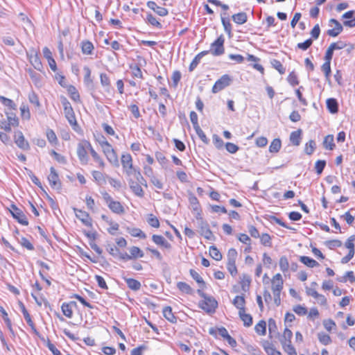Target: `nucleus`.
<instances>
[{
    "mask_svg": "<svg viewBox=\"0 0 355 355\" xmlns=\"http://www.w3.org/2000/svg\"><path fill=\"white\" fill-rule=\"evenodd\" d=\"M91 144L87 141H84L79 143L77 148V155L80 161L83 164H87L88 162V156L87 150H90Z\"/></svg>",
    "mask_w": 355,
    "mask_h": 355,
    "instance_id": "nucleus-1",
    "label": "nucleus"
},
{
    "mask_svg": "<svg viewBox=\"0 0 355 355\" xmlns=\"http://www.w3.org/2000/svg\"><path fill=\"white\" fill-rule=\"evenodd\" d=\"M62 105L64 108V115L68 120L69 123L71 125H75L77 124L75 114L73 110L71 107V103L66 98L62 99Z\"/></svg>",
    "mask_w": 355,
    "mask_h": 355,
    "instance_id": "nucleus-2",
    "label": "nucleus"
},
{
    "mask_svg": "<svg viewBox=\"0 0 355 355\" xmlns=\"http://www.w3.org/2000/svg\"><path fill=\"white\" fill-rule=\"evenodd\" d=\"M224 42L225 39L220 35L211 45L210 52L214 56H218L224 53Z\"/></svg>",
    "mask_w": 355,
    "mask_h": 355,
    "instance_id": "nucleus-3",
    "label": "nucleus"
},
{
    "mask_svg": "<svg viewBox=\"0 0 355 355\" xmlns=\"http://www.w3.org/2000/svg\"><path fill=\"white\" fill-rule=\"evenodd\" d=\"M217 306V301L212 297L208 296L200 302V307L207 313H214Z\"/></svg>",
    "mask_w": 355,
    "mask_h": 355,
    "instance_id": "nucleus-4",
    "label": "nucleus"
},
{
    "mask_svg": "<svg viewBox=\"0 0 355 355\" xmlns=\"http://www.w3.org/2000/svg\"><path fill=\"white\" fill-rule=\"evenodd\" d=\"M232 79L229 75L225 74L220 77L214 85L212 92L216 94L221 91L231 83Z\"/></svg>",
    "mask_w": 355,
    "mask_h": 355,
    "instance_id": "nucleus-5",
    "label": "nucleus"
},
{
    "mask_svg": "<svg viewBox=\"0 0 355 355\" xmlns=\"http://www.w3.org/2000/svg\"><path fill=\"white\" fill-rule=\"evenodd\" d=\"M121 162L125 173L130 176L132 174V170L135 168L132 164V158L130 154L125 153L121 155Z\"/></svg>",
    "mask_w": 355,
    "mask_h": 355,
    "instance_id": "nucleus-6",
    "label": "nucleus"
},
{
    "mask_svg": "<svg viewBox=\"0 0 355 355\" xmlns=\"http://www.w3.org/2000/svg\"><path fill=\"white\" fill-rule=\"evenodd\" d=\"M10 213H11L12 216H13V218L17 219V221L20 224H21L23 225H28V222L26 218V216H25V214L23 213V211L21 209H19L18 207H17L16 205H11Z\"/></svg>",
    "mask_w": 355,
    "mask_h": 355,
    "instance_id": "nucleus-7",
    "label": "nucleus"
},
{
    "mask_svg": "<svg viewBox=\"0 0 355 355\" xmlns=\"http://www.w3.org/2000/svg\"><path fill=\"white\" fill-rule=\"evenodd\" d=\"M14 140L16 145L24 150L30 149L28 142L25 139L23 133L21 131H17L15 133Z\"/></svg>",
    "mask_w": 355,
    "mask_h": 355,
    "instance_id": "nucleus-8",
    "label": "nucleus"
},
{
    "mask_svg": "<svg viewBox=\"0 0 355 355\" xmlns=\"http://www.w3.org/2000/svg\"><path fill=\"white\" fill-rule=\"evenodd\" d=\"M73 211L75 212L76 216L86 226L92 227V220L89 214L81 209H78L76 208H73Z\"/></svg>",
    "mask_w": 355,
    "mask_h": 355,
    "instance_id": "nucleus-9",
    "label": "nucleus"
},
{
    "mask_svg": "<svg viewBox=\"0 0 355 355\" xmlns=\"http://www.w3.org/2000/svg\"><path fill=\"white\" fill-rule=\"evenodd\" d=\"M198 227L200 234L207 240H211L214 237L213 233L209 229L208 223L205 220L198 222Z\"/></svg>",
    "mask_w": 355,
    "mask_h": 355,
    "instance_id": "nucleus-10",
    "label": "nucleus"
},
{
    "mask_svg": "<svg viewBox=\"0 0 355 355\" xmlns=\"http://www.w3.org/2000/svg\"><path fill=\"white\" fill-rule=\"evenodd\" d=\"M48 180L51 187L55 189H60L61 182L60 181L58 175L53 167L50 168V174L48 176Z\"/></svg>",
    "mask_w": 355,
    "mask_h": 355,
    "instance_id": "nucleus-11",
    "label": "nucleus"
},
{
    "mask_svg": "<svg viewBox=\"0 0 355 355\" xmlns=\"http://www.w3.org/2000/svg\"><path fill=\"white\" fill-rule=\"evenodd\" d=\"M293 336L292 331L288 329L285 328L283 335L280 338V343L282 345L283 349H286L287 347H293L291 345V338Z\"/></svg>",
    "mask_w": 355,
    "mask_h": 355,
    "instance_id": "nucleus-12",
    "label": "nucleus"
},
{
    "mask_svg": "<svg viewBox=\"0 0 355 355\" xmlns=\"http://www.w3.org/2000/svg\"><path fill=\"white\" fill-rule=\"evenodd\" d=\"M283 288V279L282 275L276 274L272 279V290L274 293H281Z\"/></svg>",
    "mask_w": 355,
    "mask_h": 355,
    "instance_id": "nucleus-13",
    "label": "nucleus"
},
{
    "mask_svg": "<svg viewBox=\"0 0 355 355\" xmlns=\"http://www.w3.org/2000/svg\"><path fill=\"white\" fill-rule=\"evenodd\" d=\"M329 23L334 24L335 26L334 28L328 30L327 34L331 37L338 36L343 30L342 25L335 19H331Z\"/></svg>",
    "mask_w": 355,
    "mask_h": 355,
    "instance_id": "nucleus-14",
    "label": "nucleus"
},
{
    "mask_svg": "<svg viewBox=\"0 0 355 355\" xmlns=\"http://www.w3.org/2000/svg\"><path fill=\"white\" fill-rule=\"evenodd\" d=\"M77 304L74 301H71L69 303L64 302L61 306V309L63 314L68 318H71L73 315V307H76Z\"/></svg>",
    "mask_w": 355,
    "mask_h": 355,
    "instance_id": "nucleus-15",
    "label": "nucleus"
},
{
    "mask_svg": "<svg viewBox=\"0 0 355 355\" xmlns=\"http://www.w3.org/2000/svg\"><path fill=\"white\" fill-rule=\"evenodd\" d=\"M128 182L130 189L137 196L142 198L144 196V191L139 183L132 179H130Z\"/></svg>",
    "mask_w": 355,
    "mask_h": 355,
    "instance_id": "nucleus-16",
    "label": "nucleus"
},
{
    "mask_svg": "<svg viewBox=\"0 0 355 355\" xmlns=\"http://www.w3.org/2000/svg\"><path fill=\"white\" fill-rule=\"evenodd\" d=\"M147 6L150 9L154 10L159 16L164 17L168 13L166 8L158 6L154 1H148L147 3Z\"/></svg>",
    "mask_w": 355,
    "mask_h": 355,
    "instance_id": "nucleus-17",
    "label": "nucleus"
},
{
    "mask_svg": "<svg viewBox=\"0 0 355 355\" xmlns=\"http://www.w3.org/2000/svg\"><path fill=\"white\" fill-rule=\"evenodd\" d=\"M153 241L157 245L162 246L166 249H170L171 248V245L168 243L166 239L161 236L153 234L152 236Z\"/></svg>",
    "mask_w": 355,
    "mask_h": 355,
    "instance_id": "nucleus-18",
    "label": "nucleus"
},
{
    "mask_svg": "<svg viewBox=\"0 0 355 355\" xmlns=\"http://www.w3.org/2000/svg\"><path fill=\"white\" fill-rule=\"evenodd\" d=\"M124 281L126 282L128 287L134 291H137L141 288V283L137 279L132 278L123 277Z\"/></svg>",
    "mask_w": 355,
    "mask_h": 355,
    "instance_id": "nucleus-19",
    "label": "nucleus"
},
{
    "mask_svg": "<svg viewBox=\"0 0 355 355\" xmlns=\"http://www.w3.org/2000/svg\"><path fill=\"white\" fill-rule=\"evenodd\" d=\"M239 315L244 326L248 327L252 324V317L250 314L246 313L245 310L239 311Z\"/></svg>",
    "mask_w": 355,
    "mask_h": 355,
    "instance_id": "nucleus-20",
    "label": "nucleus"
},
{
    "mask_svg": "<svg viewBox=\"0 0 355 355\" xmlns=\"http://www.w3.org/2000/svg\"><path fill=\"white\" fill-rule=\"evenodd\" d=\"M209 52V51H204L196 55L189 65V71H193L195 68L198 66V64L200 63L201 58L205 55L208 54Z\"/></svg>",
    "mask_w": 355,
    "mask_h": 355,
    "instance_id": "nucleus-21",
    "label": "nucleus"
},
{
    "mask_svg": "<svg viewBox=\"0 0 355 355\" xmlns=\"http://www.w3.org/2000/svg\"><path fill=\"white\" fill-rule=\"evenodd\" d=\"M232 20L237 24H243L248 21V15L244 12L234 14L232 16Z\"/></svg>",
    "mask_w": 355,
    "mask_h": 355,
    "instance_id": "nucleus-22",
    "label": "nucleus"
},
{
    "mask_svg": "<svg viewBox=\"0 0 355 355\" xmlns=\"http://www.w3.org/2000/svg\"><path fill=\"white\" fill-rule=\"evenodd\" d=\"M126 231L132 236L139 237V238H141V239H146V234L144 232H143L142 230H140L139 228L127 227H126Z\"/></svg>",
    "mask_w": 355,
    "mask_h": 355,
    "instance_id": "nucleus-23",
    "label": "nucleus"
},
{
    "mask_svg": "<svg viewBox=\"0 0 355 355\" xmlns=\"http://www.w3.org/2000/svg\"><path fill=\"white\" fill-rule=\"evenodd\" d=\"M164 317L172 323H175L177 321L176 317L173 315L171 306H166L163 309Z\"/></svg>",
    "mask_w": 355,
    "mask_h": 355,
    "instance_id": "nucleus-24",
    "label": "nucleus"
},
{
    "mask_svg": "<svg viewBox=\"0 0 355 355\" xmlns=\"http://www.w3.org/2000/svg\"><path fill=\"white\" fill-rule=\"evenodd\" d=\"M107 206L114 213L120 214L124 212V209L122 205L118 201L113 200L112 202H110V205Z\"/></svg>",
    "mask_w": 355,
    "mask_h": 355,
    "instance_id": "nucleus-25",
    "label": "nucleus"
},
{
    "mask_svg": "<svg viewBox=\"0 0 355 355\" xmlns=\"http://www.w3.org/2000/svg\"><path fill=\"white\" fill-rule=\"evenodd\" d=\"M300 261L309 268H314L319 266V263L315 260L309 257L301 256Z\"/></svg>",
    "mask_w": 355,
    "mask_h": 355,
    "instance_id": "nucleus-26",
    "label": "nucleus"
},
{
    "mask_svg": "<svg viewBox=\"0 0 355 355\" xmlns=\"http://www.w3.org/2000/svg\"><path fill=\"white\" fill-rule=\"evenodd\" d=\"M302 130L300 129L291 133L290 141L295 146H299L301 141Z\"/></svg>",
    "mask_w": 355,
    "mask_h": 355,
    "instance_id": "nucleus-27",
    "label": "nucleus"
},
{
    "mask_svg": "<svg viewBox=\"0 0 355 355\" xmlns=\"http://www.w3.org/2000/svg\"><path fill=\"white\" fill-rule=\"evenodd\" d=\"M327 107L331 113H337L338 110L337 101L335 98H328L327 100Z\"/></svg>",
    "mask_w": 355,
    "mask_h": 355,
    "instance_id": "nucleus-28",
    "label": "nucleus"
},
{
    "mask_svg": "<svg viewBox=\"0 0 355 355\" xmlns=\"http://www.w3.org/2000/svg\"><path fill=\"white\" fill-rule=\"evenodd\" d=\"M81 49L83 54L91 55L94 50V45L89 41H83L81 43Z\"/></svg>",
    "mask_w": 355,
    "mask_h": 355,
    "instance_id": "nucleus-29",
    "label": "nucleus"
},
{
    "mask_svg": "<svg viewBox=\"0 0 355 355\" xmlns=\"http://www.w3.org/2000/svg\"><path fill=\"white\" fill-rule=\"evenodd\" d=\"M131 175H132L135 178V181L136 182H138L141 185H143L145 187H147V182L145 180V179L143 178V176L141 175V174L139 170H137V168H135L132 170V174Z\"/></svg>",
    "mask_w": 355,
    "mask_h": 355,
    "instance_id": "nucleus-30",
    "label": "nucleus"
},
{
    "mask_svg": "<svg viewBox=\"0 0 355 355\" xmlns=\"http://www.w3.org/2000/svg\"><path fill=\"white\" fill-rule=\"evenodd\" d=\"M131 175H132L135 178V181L136 182H138L141 185H143L145 187H147V182L145 180V179L143 178V176L141 175V174L139 170H137V168H135L132 170V174Z\"/></svg>",
    "mask_w": 355,
    "mask_h": 355,
    "instance_id": "nucleus-31",
    "label": "nucleus"
},
{
    "mask_svg": "<svg viewBox=\"0 0 355 355\" xmlns=\"http://www.w3.org/2000/svg\"><path fill=\"white\" fill-rule=\"evenodd\" d=\"M233 304L239 309V311L245 310V300L243 296H236L233 300Z\"/></svg>",
    "mask_w": 355,
    "mask_h": 355,
    "instance_id": "nucleus-32",
    "label": "nucleus"
},
{
    "mask_svg": "<svg viewBox=\"0 0 355 355\" xmlns=\"http://www.w3.org/2000/svg\"><path fill=\"white\" fill-rule=\"evenodd\" d=\"M131 259L142 258L144 256L143 251L137 246H132L129 249Z\"/></svg>",
    "mask_w": 355,
    "mask_h": 355,
    "instance_id": "nucleus-33",
    "label": "nucleus"
},
{
    "mask_svg": "<svg viewBox=\"0 0 355 355\" xmlns=\"http://www.w3.org/2000/svg\"><path fill=\"white\" fill-rule=\"evenodd\" d=\"M323 146L326 149H334L335 147V144L334 143V136L332 135H329L324 137L323 141Z\"/></svg>",
    "mask_w": 355,
    "mask_h": 355,
    "instance_id": "nucleus-34",
    "label": "nucleus"
},
{
    "mask_svg": "<svg viewBox=\"0 0 355 355\" xmlns=\"http://www.w3.org/2000/svg\"><path fill=\"white\" fill-rule=\"evenodd\" d=\"M223 15H227V13L224 12V13L221 14L222 24L224 27L225 31L227 34L230 35L232 33V24L230 21V19L228 18H225V17H223Z\"/></svg>",
    "mask_w": 355,
    "mask_h": 355,
    "instance_id": "nucleus-35",
    "label": "nucleus"
},
{
    "mask_svg": "<svg viewBox=\"0 0 355 355\" xmlns=\"http://www.w3.org/2000/svg\"><path fill=\"white\" fill-rule=\"evenodd\" d=\"M19 306L21 308V312H22V313L24 315V319L26 320V322L28 323V324L29 326H31V327H34V323L32 321L31 315L28 313V312L27 311L24 304L22 302H19Z\"/></svg>",
    "mask_w": 355,
    "mask_h": 355,
    "instance_id": "nucleus-36",
    "label": "nucleus"
},
{
    "mask_svg": "<svg viewBox=\"0 0 355 355\" xmlns=\"http://www.w3.org/2000/svg\"><path fill=\"white\" fill-rule=\"evenodd\" d=\"M255 331L261 336H263L266 333V323L263 320L259 321L254 327Z\"/></svg>",
    "mask_w": 355,
    "mask_h": 355,
    "instance_id": "nucleus-37",
    "label": "nucleus"
},
{
    "mask_svg": "<svg viewBox=\"0 0 355 355\" xmlns=\"http://www.w3.org/2000/svg\"><path fill=\"white\" fill-rule=\"evenodd\" d=\"M190 275L193 279L196 281V282L200 285V287L204 288L205 287V283L203 281L201 276L194 270H190Z\"/></svg>",
    "mask_w": 355,
    "mask_h": 355,
    "instance_id": "nucleus-38",
    "label": "nucleus"
},
{
    "mask_svg": "<svg viewBox=\"0 0 355 355\" xmlns=\"http://www.w3.org/2000/svg\"><path fill=\"white\" fill-rule=\"evenodd\" d=\"M282 142L279 139H274L269 146L270 153H277L280 150Z\"/></svg>",
    "mask_w": 355,
    "mask_h": 355,
    "instance_id": "nucleus-39",
    "label": "nucleus"
},
{
    "mask_svg": "<svg viewBox=\"0 0 355 355\" xmlns=\"http://www.w3.org/2000/svg\"><path fill=\"white\" fill-rule=\"evenodd\" d=\"M0 101L3 105L8 107L10 110H17V105L11 99L1 96Z\"/></svg>",
    "mask_w": 355,
    "mask_h": 355,
    "instance_id": "nucleus-40",
    "label": "nucleus"
},
{
    "mask_svg": "<svg viewBox=\"0 0 355 355\" xmlns=\"http://www.w3.org/2000/svg\"><path fill=\"white\" fill-rule=\"evenodd\" d=\"M92 157H93L94 160L97 162L101 168H103L105 166V162L101 159V157L98 155V154L94 150V149L91 146L90 150H89Z\"/></svg>",
    "mask_w": 355,
    "mask_h": 355,
    "instance_id": "nucleus-41",
    "label": "nucleus"
},
{
    "mask_svg": "<svg viewBox=\"0 0 355 355\" xmlns=\"http://www.w3.org/2000/svg\"><path fill=\"white\" fill-rule=\"evenodd\" d=\"M107 160L114 166H119V159H118V157H117V155L115 152V150H114L113 151H112L111 153L110 152V153H108L107 155H105Z\"/></svg>",
    "mask_w": 355,
    "mask_h": 355,
    "instance_id": "nucleus-42",
    "label": "nucleus"
},
{
    "mask_svg": "<svg viewBox=\"0 0 355 355\" xmlns=\"http://www.w3.org/2000/svg\"><path fill=\"white\" fill-rule=\"evenodd\" d=\"M84 71L85 72V76H84V82L85 84L87 87H91L93 85V80L91 78V70L88 67H84Z\"/></svg>",
    "mask_w": 355,
    "mask_h": 355,
    "instance_id": "nucleus-43",
    "label": "nucleus"
},
{
    "mask_svg": "<svg viewBox=\"0 0 355 355\" xmlns=\"http://www.w3.org/2000/svg\"><path fill=\"white\" fill-rule=\"evenodd\" d=\"M270 64L273 68L279 71L280 74H284L286 71V69L283 67L280 61L272 59L270 60Z\"/></svg>",
    "mask_w": 355,
    "mask_h": 355,
    "instance_id": "nucleus-44",
    "label": "nucleus"
},
{
    "mask_svg": "<svg viewBox=\"0 0 355 355\" xmlns=\"http://www.w3.org/2000/svg\"><path fill=\"white\" fill-rule=\"evenodd\" d=\"M237 251L234 248H231L228 250L227 257V263H236V260L237 258Z\"/></svg>",
    "mask_w": 355,
    "mask_h": 355,
    "instance_id": "nucleus-45",
    "label": "nucleus"
},
{
    "mask_svg": "<svg viewBox=\"0 0 355 355\" xmlns=\"http://www.w3.org/2000/svg\"><path fill=\"white\" fill-rule=\"evenodd\" d=\"M264 349L268 355H282L281 352L277 351L274 345L270 343L265 344Z\"/></svg>",
    "mask_w": 355,
    "mask_h": 355,
    "instance_id": "nucleus-46",
    "label": "nucleus"
},
{
    "mask_svg": "<svg viewBox=\"0 0 355 355\" xmlns=\"http://www.w3.org/2000/svg\"><path fill=\"white\" fill-rule=\"evenodd\" d=\"M177 287L178 288V289L180 291H181L183 293H185L187 294L192 293V288L188 284H187L185 282H178L177 284Z\"/></svg>",
    "mask_w": 355,
    "mask_h": 355,
    "instance_id": "nucleus-47",
    "label": "nucleus"
},
{
    "mask_svg": "<svg viewBox=\"0 0 355 355\" xmlns=\"http://www.w3.org/2000/svg\"><path fill=\"white\" fill-rule=\"evenodd\" d=\"M322 71L324 72L326 80L327 81L330 80V74H331V62H324L321 67Z\"/></svg>",
    "mask_w": 355,
    "mask_h": 355,
    "instance_id": "nucleus-48",
    "label": "nucleus"
},
{
    "mask_svg": "<svg viewBox=\"0 0 355 355\" xmlns=\"http://www.w3.org/2000/svg\"><path fill=\"white\" fill-rule=\"evenodd\" d=\"M210 256L216 261H220L222 259V254L215 246H211L209 248Z\"/></svg>",
    "mask_w": 355,
    "mask_h": 355,
    "instance_id": "nucleus-49",
    "label": "nucleus"
},
{
    "mask_svg": "<svg viewBox=\"0 0 355 355\" xmlns=\"http://www.w3.org/2000/svg\"><path fill=\"white\" fill-rule=\"evenodd\" d=\"M279 268L283 272H285L288 270L289 263H288V260L286 256H282L280 257Z\"/></svg>",
    "mask_w": 355,
    "mask_h": 355,
    "instance_id": "nucleus-50",
    "label": "nucleus"
},
{
    "mask_svg": "<svg viewBox=\"0 0 355 355\" xmlns=\"http://www.w3.org/2000/svg\"><path fill=\"white\" fill-rule=\"evenodd\" d=\"M315 147V142L313 140H310L306 144L304 151L307 155H311L313 153Z\"/></svg>",
    "mask_w": 355,
    "mask_h": 355,
    "instance_id": "nucleus-51",
    "label": "nucleus"
},
{
    "mask_svg": "<svg viewBox=\"0 0 355 355\" xmlns=\"http://www.w3.org/2000/svg\"><path fill=\"white\" fill-rule=\"evenodd\" d=\"M147 21L153 26H155L158 28H162V26L159 21L152 15L148 14L146 16Z\"/></svg>",
    "mask_w": 355,
    "mask_h": 355,
    "instance_id": "nucleus-52",
    "label": "nucleus"
},
{
    "mask_svg": "<svg viewBox=\"0 0 355 355\" xmlns=\"http://www.w3.org/2000/svg\"><path fill=\"white\" fill-rule=\"evenodd\" d=\"M92 175L98 184H103L105 183L106 181L105 177L101 172L94 171L92 173Z\"/></svg>",
    "mask_w": 355,
    "mask_h": 355,
    "instance_id": "nucleus-53",
    "label": "nucleus"
},
{
    "mask_svg": "<svg viewBox=\"0 0 355 355\" xmlns=\"http://www.w3.org/2000/svg\"><path fill=\"white\" fill-rule=\"evenodd\" d=\"M193 128L196 130V134L199 137V138L206 144L209 143V139L205 135V132L202 131V130L200 128L199 125L193 127Z\"/></svg>",
    "mask_w": 355,
    "mask_h": 355,
    "instance_id": "nucleus-54",
    "label": "nucleus"
},
{
    "mask_svg": "<svg viewBox=\"0 0 355 355\" xmlns=\"http://www.w3.org/2000/svg\"><path fill=\"white\" fill-rule=\"evenodd\" d=\"M46 137L48 141L53 144H56L58 143V138L56 137L55 133L53 130L49 129L46 131Z\"/></svg>",
    "mask_w": 355,
    "mask_h": 355,
    "instance_id": "nucleus-55",
    "label": "nucleus"
},
{
    "mask_svg": "<svg viewBox=\"0 0 355 355\" xmlns=\"http://www.w3.org/2000/svg\"><path fill=\"white\" fill-rule=\"evenodd\" d=\"M318 337L320 342L324 345H329L331 342L330 336L324 333H319Z\"/></svg>",
    "mask_w": 355,
    "mask_h": 355,
    "instance_id": "nucleus-56",
    "label": "nucleus"
},
{
    "mask_svg": "<svg viewBox=\"0 0 355 355\" xmlns=\"http://www.w3.org/2000/svg\"><path fill=\"white\" fill-rule=\"evenodd\" d=\"M148 223L153 227L158 228L159 227V222L157 218L153 214H150L148 218Z\"/></svg>",
    "mask_w": 355,
    "mask_h": 355,
    "instance_id": "nucleus-57",
    "label": "nucleus"
},
{
    "mask_svg": "<svg viewBox=\"0 0 355 355\" xmlns=\"http://www.w3.org/2000/svg\"><path fill=\"white\" fill-rule=\"evenodd\" d=\"M325 166H326L325 160H318L315 164V169L316 171V173L318 175L321 174L322 173Z\"/></svg>",
    "mask_w": 355,
    "mask_h": 355,
    "instance_id": "nucleus-58",
    "label": "nucleus"
},
{
    "mask_svg": "<svg viewBox=\"0 0 355 355\" xmlns=\"http://www.w3.org/2000/svg\"><path fill=\"white\" fill-rule=\"evenodd\" d=\"M6 114L8 123L12 126H17L19 125L18 119L15 114L6 112Z\"/></svg>",
    "mask_w": 355,
    "mask_h": 355,
    "instance_id": "nucleus-59",
    "label": "nucleus"
},
{
    "mask_svg": "<svg viewBox=\"0 0 355 355\" xmlns=\"http://www.w3.org/2000/svg\"><path fill=\"white\" fill-rule=\"evenodd\" d=\"M189 202L192 207V209L194 211H200V204H199L198 198L196 196H190L189 197Z\"/></svg>",
    "mask_w": 355,
    "mask_h": 355,
    "instance_id": "nucleus-60",
    "label": "nucleus"
},
{
    "mask_svg": "<svg viewBox=\"0 0 355 355\" xmlns=\"http://www.w3.org/2000/svg\"><path fill=\"white\" fill-rule=\"evenodd\" d=\"M287 80L292 86H295L299 84L297 76L294 71L289 73Z\"/></svg>",
    "mask_w": 355,
    "mask_h": 355,
    "instance_id": "nucleus-61",
    "label": "nucleus"
},
{
    "mask_svg": "<svg viewBox=\"0 0 355 355\" xmlns=\"http://www.w3.org/2000/svg\"><path fill=\"white\" fill-rule=\"evenodd\" d=\"M325 245L330 249H333L334 248L340 247L342 245V242L338 239H334L330 241H327L325 242Z\"/></svg>",
    "mask_w": 355,
    "mask_h": 355,
    "instance_id": "nucleus-62",
    "label": "nucleus"
},
{
    "mask_svg": "<svg viewBox=\"0 0 355 355\" xmlns=\"http://www.w3.org/2000/svg\"><path fill=\"white\" fill-rule=\"evenodd\" d=\"M261 243L265 246H270L271 245V238L268 234H263L259 236Z\"/></svg>",
    "mask_w": 355,
    "mask_h": 355,
    "instance_id": "nucleus-63",
    "label": "nucleus"
},
{
    "mask_svg": "<svg viewBox=\"0 0 355 355\" xmlns=\"http://www.w3.org/2000/svg\"><path fill=\"white\" fill-rule=\"evenodd\" d=\"M19 243L23 247L26 248L28 250H34L33 244L25 237H22Z\"/></svg>",
    "mask_w": 355,
    "mask_h": 355,
    "instance_id": "nucleus-64",
    "label": "nucleus"
}]
</instances>
